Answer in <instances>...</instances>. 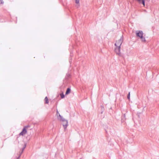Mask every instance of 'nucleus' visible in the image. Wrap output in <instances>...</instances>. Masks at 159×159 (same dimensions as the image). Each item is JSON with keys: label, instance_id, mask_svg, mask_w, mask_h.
I'll return each instance as SVG.
<instances>
[{"label": "nucleus", "instance_id": "f257e3e1", "mask_svg": "<svg viewBox=\"0 0 159 159\" xmlns=\"http://www.w3.org/2000/svg\"><path fill=\"white\" fill-rule=\"evenodd\" d=\"M60 117V119L59 120L60 121L62 122V125L64 129H66L68 126V122L67 120L64 118L60 115H59V117Z\"/></svg>", "mask_w": 159, "mask_h": 159}, {"label": "nucleus", "instance_id": "f03ea898", "mask_svg": "<svg viewBox=\"0 0 159 159\" xmlns=\"http://www.w3.org/2000/svg\"><path fill=\"white\" fill-rule=\"evenodd\" d=\"M115 45L116 47L115 49V52L119 56H121L122 55L120 52V46H117V43H115Z\"/></svg>", "mask_w": 159, "mask_h": 159}, {"label": "nucleus", "instance_id": "7ed1b4c3", "mask_svg": "<svg viewBox=\"0 0 159 159\" xmlns=\"http://www.w3.org/2000/svg\"><path fill=\"white\" fill-rule=\"evenodd\" d=\"M29 126H25L23 129L22 131L20 133L19 135L23 136L24 134H25L27 132L26 128Z\"/></svg>", "mask_w": 159, "mask_h": 159}, {"label": "nucleus", "instance_id": "20e7f679", "mask_svg": "<svg viewBox=\"0 0 159 159\" xmlns=\"http://www.w3.org/2000/svg\"><path fill=\"white\" fill-rule=\"evenodd\" d=\"M123 36H122L115 43H117V46H120L123 42Z\"/></svg>", "mask_w": 159, "mask_h": 159}, {"label": "nucleus", "instance_id": "39448f33", "mask_svg": "<svg viewBox=\"0 0 159 159\" xmlns=\"http://www.w3.org/2000/svg\"><path fill=\"white\" fill-rule=\"evenodd\" d=\"M136 35L137 37L140 38V37H142V36L143 35V32L141 30L137 31L136 32Z\"/></svg>", "mask_w": 159, "mask_h": 159}, {"label": "nucleus", "instance_id": "423d86ee", "mask_svg": "<svg viewBox=\"0 0 159 159\" xmlns=\"http://www.w3.org/2000/svg\"><path fill=\"white\" fill-rule=\"evenodd\" d=\"M138 2L140 4H143V5H145L144 0H135Z\"/></svg>", "mask_w": 159, "mask_h": 159}, {"label": "nucleus", "instance_id": "0eeeda50", "mask_svg": "<svg viewBox=\"0 0 159 159\" xmlns=\"http://www.w3.org/2000/svg\"><path fill=\"white\" fill-rule=\"evenodd\" d=\"M71 89L70 88H68L67 89V90H66L65 95H67L69 94L70 92Z\"/></svg>", "mask_w": 159, "mask_h": 159}, {"label": "nucleus", "instance_id": "6e6552de", "mask_svg": "<svg viewBox=\"0 0 159 159\" xmlns=\"http://www.w3.org/2000/svg\"><path fill=\"white\" fill-rule=\"evenodd\" d=\"M56 113H57V118L59 120L60 119V117H59V115H60V114L59 113L57 110L56 111Z\"/></svg>", "mask_w": 159, "mask_h": 159}, {"label": "nucleus", "instance_id": "1a4fd4ad", "mask_svg": "<svg viewBox=\"0 0 159 159\" xmlns=\"http://www.w3.org/2000/svg\"><path fill=\"white\" fill-rule=\"evenodd\" d=\"M44 100L45 101V103L48 104V99L47 97H46L45 98Z\"/></svg>", "mask_w": 159, "mask_h": 159}, {"label": "nucleus", "instance_id": "9d476101", "mask_svg": "<svg viewBox=\"0 0 159 159\" xmlns=\"http://www.w3.org/2000/svg\"><path fill=\"white\" fill-rule=\"evenodd\" d=\"M70 74L69 73H67L66 74V78L67 79H68L69 78H70Z\"/></svg>", "mask_w": 159, "mask_h": 159}, {"label": "nucleus", "instance_id": "9b49d317", "mask_svg": "<svg viewBox=\"0 0 159 159\" xmlns=\"http://www.w3.org/2000/svg\"><path fill=\"white\" fill-rule=\"evenodd\" d=\"M140 38L141 39V40L142 42H145V41H146L145 39V38L143 37V35L142 36V38L140 37Z\"/></svg>", "mask_w": 159, "mask_h": 159}, {"label": "nucleus", "instance_id": "f8f14e48", "mask_svg": "<svg viewBox=\"0 0 159 159\" xmlns=\"http://www.w3.org/2000/svg\"><path fill=\"white\" fill-rule=\"evenodd\" d=\"M60 96L61 98H63L65 97V95H64L63 93H62L60 94Z\"/></svg>", "mask_w": 159, "mask_h": 159}, {"label": "nucleus", "instance_id": "ddd939ff", "mask_svg": "<svg viewBox=\"0 0 159 159\" xmlns=\"http://www.w3.org/2000/svg\"><path fill=\"white\" fill-rule=\"evenodd\" d=\"M130 92H129V93L128 94L127 96V98L129 100L130 99Z\"/></svg>", "mask_w": 159, "mask_h": 159}, {"label": "nucleus", "instance_id": "4468645a", "mask_svg": "<svg viewBox=\"0 0 159 159\" xmlns=\"http://www.w3.org/2000/svg\"><path fill=\"white\" fill-rule=\"evenodd\" d=\"M75 2L76 4H78L79 2V0H75Z\"/></svg>", "mask_w": 159, "mask_h": 159}, {"label": "nucleus", "instance_id": "2eb2a0df", "mask_svg": "<svg viewBox=\"0 0 159 159\" xmlns=\"http://www.w3.org/2000/svg\"><path fill=\"white\" fill-rule=\"evenodd\" d=\"M25 147H26V145H25L22 148V151H23L25 149Z\"/></svg>", "mask_w": 159, "mask_h": 159}, {"label": "nucleus", "instance_id": "dca6fc26", "mask_svg": "<svg viewBox=\"0 0 159 159\" xmlns=\"http://www.w3.org/2000/svg\"><path fill=\"white\" fill-rule=\"evenodd\" d=\"M3 0H0V4H3Z\"/></svg>", "mask_w": 159, "mask_h": 159}, {"label": "nucleus", "instance_id": "f3484780", "mask_svg": "<svg viewBox=\"0 0 159 159\" xmlns=\"http://www.w3.org/2000/svg\"><path fill=\"white\" fill-rule=\"evenodd\" d=\"M141 114V112L138 113V115L139 117V115H140Z\"/></svg>", "mask_w": 159, "mask_h": 159}, {"label": "nucleus", "instance_id": "a211bd4d", "mask_svg": "<svg viewBox=\"0 0 159 159\" xmlns=\"http://www.w3.org/2000/svg\"><path fill=\"white\" fill-rule=\"evenodd\" d=\"M20 155H19V156H18V157H17L16 159H20Z\"/></svg>", "mask_w": 159, "mask_h": 159}, {"label": "nucleus", "instance_id": "6ab92c4d", "mask_svg": "<svg viewBox=\"0 0 159 159\" xmlns=\"http://www.w3.org/2000/svg\"><path fill=\"white\" fill-rule=\"evenodd\" d=\"M23 151H22L20 152V155L21 156V154L23 153Z\"/></svg>", "mask_w": 159, "mask_h": 159}, {"label": "nucleus", "instance_id": "aec40b11", "mask_svg": "<svg viewBox=\"0 0 159 159\" xmlns=\"http://www.w3.org/2000/svg\"><path fill=\"white\" fill-rule=\"evenodd\" d=\"M124 117H125V114H124Z\"/></svg>", "mask_w": 159, "mask_h": 159}, {"label": "nucleus", "instance_id": "412c9836", "mask_svg": "<svg viewBox=\"0 0 159 159\" xmlns=\"http://www.w3.org/2000/svg\"><path fill=\"white\" fill-rule=\"evenodd\" d=\"M102 112H103V111H102V112H101V114H102Z\"/></svg>", "mask_w": 159, "mask_h": 159}]
</instances>
